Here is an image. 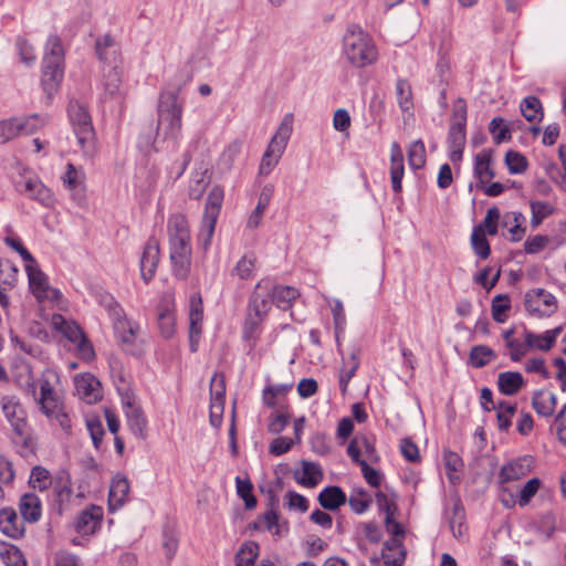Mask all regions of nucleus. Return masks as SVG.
<instances>
[{"label":"nucleus","mask_w":566,"mask_h":566,"mask_svg":"<svg viewBox=\"0 0 566 566\" xmlns=\"http://www.w3.org/2000/svg\"><path fill=\"white\" fill-rule=\"evenodd\" d=\"M182 128V105L178 102L175 92L163 93L158 102V122L154 129L149 127L148 132L140 137L139 146L144 149L151 148L156 137L161 135L165 140L171 142L172 147H177L181 136Z\"/></svg>","instance_id":"nucleus-1"},{"label":"nucleus","mask_w":566,"mask_h":566,"mask_svg":"<svg viewBox=\"0 0 566 566\" xmlns=\"http://www.w3.org/2000/svg\"><path fill=\"white\" fill-rule=\"evenodd\" d=\"M169 259L176 277L185 280L191 268V237L184 214L176 213L168 220Z\"/></svg>","instance_id":"nucleus-2"},{"label":"nucleus","mask_w":566,"mask_h":566,"mask_svg":"<svg viewBox=\"0 0 566 566\" xmlns=\"http://www.w3.org/2000/svg\"><path fill=\"white\" fill-rule=\"evenodd\" d=\"M342 44L344 56L355 67L363 69L377 61L376 45L359 25L353 24L346 29Z\"/></svg>","instance_id":"nucleus-3"},{"label":"nucleus","mask_w":566,"mask_h":566,"mask_svg":"<svg viewBox=\"0 0 566 566\" xmlns=\"http://www.w3.org/2000/svg\"><path fill=\"white\" fill-rule=\"evenodd\" d=\"M64 74V50L61 39L49 36L42 65V85L48 95L54 94L62 82Z\"/></svg>","instance_id":"nucleus-4"},{"label":"nucleus","mask_w":566,"mask_h":566,"mask_svg":"<svg viewBox=\"0 0 566 566\" xmlns=\"http://www.w3.org/2000/svg\"><path fill=\"white\" fill-rule=\"evenodd\" d=\"M293 114H285L271 138L260 164V175L268 176L279 164L293 132Z\"/></svg>","instance_id":"nucleus-5"},{"label":"nucleus","mask_w":566,"mask_h":566,"mask_svg":"<svg viewBox=\"0 0 566 566\" xmlns=\"http://www.w3.org/2000/svg\"><path fill=\"white\" fill-rule=\"evenodd\" d=\"M69 117L84 156L92 157L96 153L95 134L86 107L80 102L72 101L69 105Z\"/></svg>","instance_id":"nucleus-6"},{"label":"nucleus","mask_w":566,"mask_h":566,"mask_svg":"<svg viewBox=\"0 0 566 566\" xmlns=\"http://www.w3.org/2000/svg\"><path fill=\"white\" fill-rule=\"evenodd\" d=\"M271 290H272V281L271 280H261L249 302L248 314L245 318V335L250 336L258 328V326L263 322L266 317L270 308H271Z\"/></svg>","instance_id":"nucleus-7"},{"label":"nucleus","mask_w":566,"mask_h":566,"mask_svg":"<svg viewBox=\"0 0 566 566\" xmlns=\"http://www.w3.org/2000/svg\"><path fill=\"white\" fill-rule=\"evenodd\" d=\"M113 326L118 345L127 354L137 356L143 352V343L138 338L139 325L127 319L122 308L115 304L111 310Z\"/></svg>","instance_id":"nucleus-8"},{"label":"nucleus","mask_w":566,"mask_h":566,"mask_svg":"<svg viewBox=\"0 0 566 566\" xmlns=\"http://www.w3.org/2000/svg\"><path fill=\"white\" fill-rule=\"evenodd\" d=\"M51 323L57 332L76 346L81 359L91 361L95 357L92 343L75 322L67 321L61 314H54Z\"/></svg>","instance_id":"nucleus-9"},{"label":"nucleus","mask_w":566,"mask_h":566,"mask_svg":"<svg viewBox=\"0 0 566 566\" xmlns=\"http://www.w3.org/2000/svg\"><path fill=\"white\" fill-rule=\"evenodd\" d=\"M223 197L224 192L220 186H213L208 193L201 228L198 234V240L203 249H207L211 242Z\"/></svg>","instance_id":"nucleus-10"},{"label":"nucleus","mask_w":566,"mask_h":566,"mask_svg":"<svg viewBox=\"0 0 566 566\" xmlns=\"http://www.w3.org/2000/svg\"><path fill=\"white\" fill-rule=\"evenodd\" d=\"M0 406L6 420L9 422L13 433L23 441L30 437L28 413L20 399L12 395L2 396Z\"/></svg>","instance_id":"nucleus-11"},{"label":"nucleus","mask_w":566,"mask_h":566,"mask_svg":"<svg viewBox=\"0 0 566 566\" xmlns=\"http://www.w3.org/2000/svg\"><path fill=\"white\" fill-rule=\"evenodd\" d=\"M525 307L539 317L551 316L556 310V300L549 292L538 289L526 293Z\"/></svg>","instance_id":"nucleus-12"},{"label":"nucleus","mask_w":566,"mask_h":566,"mask_svg":"<svg viewBox=\"0 0 566 566\" xmlns=\"http://www.w3.org/2000/svg\"><path fill=\"white\" fill-rule=\"evenodd\" d=\"M25 270L30 289L38 301L45 298L59 300L61 297L60 291L50 289L45 274L36 265L27 264Z\"/></svg>","instance_id":"nucleus-13"},{"label":"nucleus","mask_w":566,"mask_h":566,"mask_svg":"<svg viewBox=\"0 0 566 566\" xmlns=\"http://www.w3.org/2000/svg\"><path fill=\"white\" fill-rule=\"evenodd\" d=\"M158 327L165 338H171L176 331L175 304L171 294H165L158 305Z\"/></svg>","instance_id":"nucleus-14"},{"label":"nucleus","mask_w":566,"mask_h":566,"mask_svg":"<svg viewBox=\"0 0 566 566\" xmlns=\"http://www.w3.org/2000/svg\"><path fill=\"white\" fill-rule=\"evenodd\" d=\"M76 395L86 403H95L102 399L101 382L92 374H80L74 377Z\"/></svg>","instance_id":"nucleus-15"},{"label":"nucleus","mask_w":566,"mask_h":566,"mask_svg":"<svg viewBox=\"0 0 566 566\" xmlns=\"http://www.w3.org/2000/svg\"><path fill=\"white\" fill-rule=\"evenodd\" d=\"M159 258V243L155 239H149L140 258V274L146 283H148L154 277L158 266Z\"/></svg>","instance_id":"nucleus-16"},{"label":"nucleus","mask_w":566,"mask_h":566,"mask_svg":"<svg viewBox=\"0 0 566 566\" xmlns=\"http://www.w3.org/2000/svg\"><path fill=\"white\" fill-rule=\"evenodd\" d=\"M41 411L49 418L63 408L60 397L54 391L46 377L40 379V397L38 400Z\"/></svg>","instance_id":"nucleus-17"},{"label":"nucleus","mask_w":566,"mask_h":566,"mask_svg":"<svg viewBox=\"0 0 566 566\" xmlns=\"http://www.w3.org/2000/svg\"><path fill=\"white\" fill-rule=\"evenodd\" d=\"M123 406L132 432L138 438L144 437L147 421L140 407L135 403L130 396L123 398Z\"/></svg>","instance_id":"nucleus-18"},{"label":"nucleus","mask_w":566,"mask_h":566,"mask_svg":"<svg viewBox=\"0 0 566 566\" xmlns=\"http://www.w3.org/2000/svg\"><path fill=\"white\" fill-rule=\"evenodd\" d=\"M533 462V458L527 455L504 464L500 471L501 482L506 483L524 478L531 472Z\"/></svg>","instance_id":"nucleus-19"},{"label":"nucleus","mask_w":566,"mask_h":566,"mask_svg":"<svg viewBox=\"0 0 566 566\" xmlns=\"http://www.w3.org/2000/svg\"><path fill=\"white\" fill-rule=\"evenodd\" d=\"M20 192L29 198L39 201L44 207H52L55 203L53 192L39 179L29 178L23 182Z\"/></svg>","instance_id":"nucleus-20"},{"label":"nucleus","mask_w":566,"mask_h":566,"mask_svg":"<svg viewBox=\"0 0 566 566\" xmlns=\"http://www.w3.org/2000/svg\"><path fill=\"white\" fill-rule=\"evenodd\" d=\"M379 558L384 560L385 566H402L406 559V548L401 538L391 537L386 541Z\"/></svg>","instance_id":"nucleus-21"},{"label":"nucleus","mask_w":566,"mask_h":566,"mask_svg":"<svg viewBox=\"0 0 566 566\" xmlns=\"http://www.w3.org/2000/svg\"><path fill=\"white\" fill-rule=\"evenodd\" d=\"M103 516L102 509L92 506L80 513L75 520V530L81 535H92L101 524Z\"/></svg>","instance_id":"nucleus-22"},{"label":"nucleus","mask_w":566,"mask_h":566,"mask_svg":"<svg viewBox=\"0 0 566 566\" xmlns=\"http://www.w3.org/2000/svg\"><path fill=\"white\" fill-rule=\"evenodd\" d=\"M129 482L123 475H116L111 483L108 493V507L111 512L119 510L127 501Z\"/></svg>","instance_id":"nucleus-23"},{"label":"nucleus","mask_w":566,"mask_h":566,"mask_svg":"<svg viewBox=\"0 0 566 566\" xmlns=\"http://www.w3.org/2000/svg\"><path fill=\"white\" fill-rule=\"evenodd\" d=\"M403 174V154L399 144L394 142L390 147V181L395 192H400L402 189L401 180Z\"/></svg>","instance_id":"nucleus-24"},{"label":"nucleus","mask_w":566,"mask_h":566,"mask_svg":"<svg viewBox=\"0 0 566 566\" xmlns=\"http://www.w3.org/2000/svg\"><path fill=\"white\" fill-rule=\"evenodd\" d=\"M19 511L23 521L36 523L42 516V502L34 493H25L21 496Z\"/></svg>","instance_id":"nucleus-25"},{"label":"nucleus","mask_w":566,"mask_h":566,"mask_svg":"<svg viewBox=\"0 0 566 566\" xmlns=\"http://www.w3.org/2000/svg\"><path fill=\"white\" fill-rule=\"evenodd\" d=\"M0 531L12 538H18L24 533L23 521L10 507L0 511Z\"/></svg>","instance_id":"nucleus-26"},{"label":"nucleus","mask_w":566,"mask_h":566,"mask_svg":"<svg viewBox=\"0 0 566 566\" xmlns=\"http://www.w3.org/2000/svg\"><path fill=\"white\" fill-rule=\"evenodd\" d=\"M122 72L119 71L117 63L108 67L103 73L102 86H103V99L115 98L122 95Z\"/></svg>","instance_id":"nucleus-27"},{"label":"nucleus","mask_w":566,"mask_h":566,"mask_svg":"<svg viewBox=\"0 0 566 566\" xmlns=\"http://www.w3.org/2000/svg\"><path fill=\"white\" fill-rule=\"evenodd\" d=\"M448 146L450 150V160L452 163L462 159L463 149L465 146V126L451 125L448 133Z\"/></svg>","instance_id":"nucleus-28"},{"label":"nucleus","mask_w":566,"mask_h":566,"mask_svg":"<svg viewBox=\"0 0 566 566\" xmlns=\"http://www.w3.org/2000/svg\"><path fill=\"white\" fill-rule=\"evenodd\" d=\"M557 398L555 394L547 389H541L534 392L532 406L541 417H551L554 415Z\"/></svg>","instance_id":"nucleus-29"},{"label":"nucleus","mask_w":566,"mask_h":566,"mask_svg":"<svg viewBox=\"0 0 566 566\" xmlns=\"http://www.w3.org/2000/svg\"><path fill=\"white\" fill-rule=\"evenodd\" d=\"M562 327H556L546 331L542 335H536L532 332L525 331L524 338L527 342V345H531V348H537L539 350L547 352L554 346L556 338L558 337Z\"/></svg>","instance_id":"nucleus-30"},{"label":"nucleus","mask_w":566,"mask_h":566,"mask_svg":"<svg viewBox=\"0 0 566 566\" xmlns=\"http://www.w3.org/2000/svg\"><path fill=\"white\" fill-rule=\"evenodd\" d=\"M523 386L524 378L518 371H503L497 376V387L503 395L514 396Z\"/></svg>","instance_id":"nucleus-31"},{"label":"nucleus","mask_w":566,"mask_h":566,"mask_svg":"<svg viewBox=\"0 0 566 566\" xmlns=\"http://www.w3.org/2000/svg\"><path fill=\"white\" fill-rule=\"evenodd\" d=\"M321 506L328 511H335L346 503V494L339 486H327L318 494Z\"/></svg>","instance_id":"nucleus-32"},{"label":"nucleus","mask_w":566,"mask_h":566,"mask_svg":"<svg viewBox=\"0 0 566 566\" xmlns=\"http://www.w3.org/2000/svg\"><path fill=\"white\" fill-rule=\"evenodd\" d=\"M298 295V291L292 286L275 285L272 283L271 301L283 311L289 310Z\"/></svg>","instance_id":"nucleus-33"},{"label":"nucleus","mask_w":566,"mask_h":566,"mask_svg":"<svg viewBox=\"0 0 566 566\" xmlns=\"http://www.w3.org/2000/svg\"><path fill=\"white\" fill-rule=\"evenodd\" d=\"M96 53L99 60L109 64H116L119 59L118 46L116 45L113 38L105 34L96 40Z\"/></svg>","instance_id":"nucleus-34"},{"label":"nucleus","mask_w":566,"mask_h":566,"mask_svg":"<svg viewBox=\"0 0 566 566\" xmlns=\"http://www.w3.org/2000/svg\"><path fill=\"white\" fill-rule=\"evenodd\" d=\"M226 386L222 376L214 375L211 379L210 388V410L209 412L223 416Z\"/></svg>","instance_id":"nucleus-35"},{"label":"nucleus","mask_w":566,"mask_h":566,"mask_svg":"<svg viewBox=\"0 0 566 566\" xmlns=\"http://www.w3.org/2000/svg\"><path fill=\"white\" fill-rule=\"evenodd\" d=\"M273 188L265 186L259 197L258 205L254 208V210L251 212L249 219H248V228L255 229L260 226L263 213L265 209L268 208L271 197H272Z\"/></svg>","instance_id":"nucleus-36"},{"label":"nucleus","mask_w":566,"mask_h":566,"mask_svg":"<svg viewBox=\"0 0 566 566\" xmlns=\"http://www.w3.org/2000/svg\"><path fill=\"white\" fill-rule=\"evenodd\" d=\"M21 135H32L46 125L49 118L45 115L31 114L28 116L15 117Z\"/></svg>","instance_id":"nucleus-37"},{"label":"nucleus","mask_w":566,"mask_h":566,"mask_svg":"<svg viewBox=\"0 0 566 566\" xmlns=\"http://www.w3.org/2000/svg\"><path fill=\"white\" fill-rule=\"evenodd\" d=\"M449 526L453 536L463 539L467 535L465 513L460 503H455L451 516H448Z\"/></svg>","instance_id":"nucleus-38"},{"label":"nucleus","mask_w":566,"mask_h":566,"mask_svg":"<svg viewBox=\"0 0 566 566\" xmlns=\"http://www.w3.org/2000/svg\"><path fill=\"white\" fill-rule=\"evenodd\" d=\"M323 473L319 467L313 462H302V475L296 476V481L307 488H314L322 480Z\"/></svg>","instance_id":"nucleus-39"},{"label":"nucleus","mask_w":566,"mask_h":566,"mask_svg":"<svg viewBox=\"0 0 566 566\" xmlns=\"http://www.w3.org/2000/svg\"><path fill=\"white\" fill-rule=\"evenodd\" d=\"M525 218L521 212H509L503 217L502 224L509 229L512 241H520L525 234V227L522 226Z\"/></svg>","instance_id":"nucleus-40"},{"label":"nucleus","mask_w":566,"mask_h":566,"mask_svg":"<svg viewBox=\"0 0 566 566\" xmlns=\"http://www.w3.org/2000/svg\"><path fill=\"white\" fill-rule=\"evenodd\" d=\"M474 172L482 184L489 182L494 177L489 151L483 150L475 156Z\"/></svg>","instance_id":"nucleus-41"},{"label":"nucleus","mask_w":566,"mask_h":566,"mask_svg":"<svg viewBox=\"0 0 566 566\" xmlns=\"http://www.w3.org/2000/svg\"><path fill=\"white\" fill-rule=\"evenodd\" d=\"M496 410L497 427L501 431H507L511 427V419L516 412V405L506 401H499L492 406Z\"/></svg>","instance_id":"nucleus-42"},{"label":"nucleus","mask_w":566,"mask_h":566,"mask_svg":"<svg viewBox=\"0 0 566 566\" xmlns=\"http://www.w3.org/2000/svg\"><path fill=\"white\" fill-rule=\"evenodd\" d=\"M359 366V359L356 352H352L347 359H343V367L339 374V386L343 392L347 390V385L354 377Z\"/></svg>","instance_id":"nucleus-43"},{"label":"nucleus","mask_w":566,"mask_h":566,"mask_svg":"<svg viewBox=\"0 0 566 566\" xmlns=\"http://www.w3.org/2000/svg\"><path fill=\"white\" fill-rule=\"evenodd\" d=\"M258 555L259 545L255 542H247L235 554V566H253Z\"/></svg>","instance_id":"nucleus-44"},{"label":"nucleus","mask_w":566,"mask_h":566,"mask_svg":"<svg viewBox=\"0 0 566 566\" xmlns=\"http://www.w3.org/2000/svg\"><path fill=\"white\" fill-rule=\"evenodd\" d=\"M396 95L399 107L402 112H410L413 107L411 85L407 80H398L396 83Z\"/></svg>","instance_id":"nucleus-45"},{"label":"nucleus","mask_w":566,"mask_h":566,"mask_svg":"<svg viewBox=\"0 0 566 566\" xmlns=\"http://www.w3.org/2000/svg\"><path fill=\"white\" fill-rule=\"evenodd\" d=\"M494 358V350L485 345H478L471 348L470 363L475 368H482L486 366Z\"/></svg>","instance_id":"nucleus-46"},{"label":"nucleus","mask_w":566,"mask_h":566,"mask_svg":"<svg viewBox=\"0 0 566 566\" xmlns=\"http://www.w3.org/2000/svg\"><path fill=\"white\" fill-rule=\"evenodd\" d=\"M29 484L33 490L45 491L52 484L50 472L40 465L31 470Z\"/></svg>","instance_id":"nucleus-47"},{"label":"nucleus","mask_w":566,"mask_h":566,"mask_svg":"<svg viewBox=\"0 0 566 566\" xmlns=\"http://www.w3.org/2000/svg\"><path fill=\"white\" fill-rule=\"evenodd\" d=\"M210 184L208 171L196 172L189 185V197L191 199H200Z\"/></svg>","instance_id":"nucleus-48"},{"label":"nucleus","mask_w":566,"mask_h":566,"mask_svg":"<svg viewBox=\"0 0 566 566\" xmlns=\"http://www.w3.org/2000/svg\"><path fill=\"white\" fill-rule=\"evenodd\" d=\"M471 242L474 252L481 258V259H488L490 255V244L485 238L484 229H482L481 226L474 228L472 235H471Z\"/></svg>","instance_id":"nucleus-49"},{"label":"nucleus","mask_w":566,"mask_h":566,"mask_svg":"<svg viewBox=\"0 0 566 566\" xmlns=\"http://www.w3.org/2000/svg\"><path fill=\"white\" fill-rule=\"evenodd\" d=\"M408 163L412 169H420L426 165V148L421 140H416L409 146Z\"/></svg>","instance_id":"nucleus-50"},{"label":"nucleus","mask_w":566,"mask_h":566,"mask_svg":"<svg viewBox=\"0 0 566 566\" xmlns=\"http://www.w3.org/2000/svg\"><path fill=\"white\" fill-rule=\"evenodd\" d=\"M532 219L531 224L533 228L538 227L545 218L554 212V208L544 201H532L531 202Z\"/></svg>","instance_id":"nucleus-51"},{"label":"nucleus","mask_w":566,"mask_h":566,"mask_svg":"<svg viewBox=\"0 0 566 566\" xmlns=\"http://www.w3.org/2000/svg\"><path fill=\"white\" fill-rule=\"evenodd\" d=\"M255 262L256 259L252 254L243 255L237 263L232 273L235 274L240 280L251 279L255 271Z\"/></svg>","instance_id":"nucleus-52"},{"label":"nucleus","mask_w":566,"mask_h":566,"mask_svg":"<svg viewBox=\"0 0 566 566\" xmlns=\"http://www.w3.org/2000/svg\"><path fill=\"white\" fill-rule=\"evenodd\" d=\"M237 493L244 501L245 509L251 510L256 505V499L252 494L253 485L249 480L235 478Z\"/></svg>","instance_id":"nucleus-53"},{"label":"nucleus","mask_w":566,"mask_h":566,"mask_svg":"<svg viewBox=\"0 0 566 566\" xmlns=\"http://www.w3.org/2000/svg\"><path fill=\"white\" fill-rule=\"evenodd\" d=\"M510 298L506 295L499 294L492 301V317L497 323L506 321V312L510 310Z\"/></svg>","instance_id":"nucleus-54"},{"label":"nucleus","mask_w":566,"mask_h":566,"mask_svg":"<svg viewBox=\"0 0 566 566\" xmlns=\"http://www.w3.org/2000/svg\"><path fill=\"white\" fill-rule=\"evenodd\" d=\"M20 135L15 117L0 120V145L7 144Z\"/></svg>","instance_id":"nucleus-55"},{"label":"nucleus","mask_w":566,"mask_h":566,"mask_svg":"<svg viewBox=\"0 0 566 566\" xmlns=\"http://www.w3.org/2000/svg\"><path fill=\"white\" fill-rule=\"evenodd\" d=\"M558 157L562 161L563 172L558 170L555 165H552L551 170L548 171L551 178L555 180V182L566 191V145H560L558 147Z\"/></svg>","instance_id":"nucleus-56"},{"label":"nucleus","mask_w":566,"mask_h":566,"mask_svg":"<svg viewBox=\"0 0 566 566\" xmlns=\"http://www.w3.org/2000/svg\"><path fill=\"white\" fill-rule=\"evenodd\" d=\"M521 113L527 122H534L541 109V102L535 96L525 97L520 105Z\"/></svg>","instance_id":"nucleus-57"},{"label":"nucleus","mask_w":566,"mask_h":566,"mask_svg":"<svg viewBox=\"0 0 566 566\" xmlns=\"http://www.w3.org/2000/svg\"><path fill=\"white\" fill-rule=\"evenodd\" d=\"M505 164L511 174H522L527 168L526 158L520 153L513 150L506 153Z\"/></svg>","instance_id":"nucleus-58"},{"label":"nucleus","mask_w":566,"mask_h":566,"mask_svg":"<svg viewBox=\"0 0 566 566\" xmlns=\"http://www.w3.org/2000/svg\"><path fill=\"white\" fill-rule=\"evenodd\" d=\"M203 314H189V337H190V347L192 352L197 350V343L201 335V326H202Z\"/></svg>","instance_id":"nucleus-59"},{"label":"nucleus","mask_w":566,"mask_h":566,"mask_svg":"<svg viewBox=\"0 0 566 566\" xmlns=\"http://www.w3.org/2000/svg\"><path fill=\"white\" fill-rule=\"evenodd\" d=\"M3 563L7 566H25V559L21 551L15 546H10L0 553Z\"/></svg>","instance_id":"nucleus-60"},{"label":"nucleus","mask_w":566,"mask_h":566,"mask_svg":"<svg viewBox=\"0 0 566 566\" xmlns=\"http://www.w3.org/2000/svg\"><path fill=\"white\" fill-rule=\"evenodd\" d=\"M541 484H542V482L537 478H533L525 483V485L522 488V490L520 492V499H518L520 506H524V505L528 504L531 499L538 491Z\"/></svg>","instance_id":"nucleus-61"},{"label":"nucleus","mask_w":566,"mask_h":566,"mask_svg":"<svg viewBox=\"0 0 566 566\" xmlns=\"http://www.w3.org/2000/svg\"><path fill=\"white\" fill-rule=\"evenodd\" d=\"M467 124V103L463 98H458L452 108L451 125L465 126Z\"/></svg>","instance_id":"nucleus-62"},{"label":"nucleus","mask_w":566,"mask_h":566,"mask_svg":"<svg viewBox=\"0 0 566 566\" xmlns=\"http://www.w3.org/2000/svg\"><path fill=\"white\" fill-rule=\"evenodd\" d=\"M17 46L21 61L25 65H32L36 59L33 46L24 39H18Z\"/></svg>","instance_id":"nucleus-63"},{"label":"nucleus","mask_w":566,"mask_h":566,"mask_svg":"<svg viewBox=\"0 0 566 566\" xmlns=\"http://www.w3.org/2000/svg\"><path fill=\"white\" fill-rule=\"evenodd\" d=\"M554 423L559 442L566 446V403L555 417Z\"/></svg>","instance_id":"nucleus-64"}]
</instances>
